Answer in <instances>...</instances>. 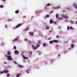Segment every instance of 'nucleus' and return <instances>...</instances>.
I'll list each match as a JSON object with an SVG mask.
<instances>
[{"instance_id": "obj_44", "label": "nucleus", "mask_w": 77, "mask_h": 77, "mask_svg": "<svg viewBox=\"0 0 77 77\" xmlns=\"http://www.w3.org/2000/svg\"><path fill=\"white\" fill-rule=\"evenodd\" d=\"M32 54V52H30V55H31V54Z\"/></svg>"}, {"instance_id": "obj_46", "label": "nucleus", "mask_w": 77, "mask_h": 77, "mask_svg": "<svg viewBox=\"0 0 77 77\" xmlns=\"http://www.w3.org/2000/svg\"><path fill=\"white\" fill-rule=\"evenodd\" d=\"M2 1H3V2H5L6 1V0H1Z\"/></svg>"}, {"instance_id": "obj_43", "label": "nucleus", "mask_w": 77, "mask_h": 77, "mask_svg": "<svg viewBox=\"0 0 77 77\" xmlns=\"http://www.w3.org/2000/svg\"><path fill=\"white\" fill-rule=\"evenodd\" d=\"M62 18H59V20H62Z\"/></svg>"}, {"instance_id": "obj_16", "label": "nucleus", "mask_w": 77, "mask_h": 77, "mask_svg": "<svg viewBox=\"0 0 77 77\" xmlns=\"http://www.w3.org/2000/svg\"><path fill=\"white\" fill-rule=\"evenodd\" d=\"M50 5H51V4H50V3H48L47 5V6H50Z\"/></svg>"}, {"instance_id": "obj_14", "label": "nucleus", "mask_w": 77, "mask_h": 77, "mask_svg": "<svg viewBox=\"0 0 77 77\" xmlns=\"http://www.w3.org/2000/svg\"><path fill=\"white\" fill-rule=\"evenodd\" d=\"M30 69H28L26 70V72L28 73V74L29 73V71H30Z\"/></svg>"}, {"instance_id": "obj_10", "label": "nucleus", "mask_w": 77, "mask_h": 77, "mask_svg": "<svg viewBox=\"0 0 77 77\" xmlns=\"http://www.w3.org/2000/svg\"><path fill=\"white\" fill-rule=\"evenodd\" d=\"M56 19H57V18H58V17H59V15H58V14H56Z\"/></svg>"}, {"instance_id": "obj_21", "label": "nucleus", "mask_w": 77, "mask_h": 77, "mask_svg": "<svg viewBox=\"0 0 77 77\" xmlns=\"http://www.w3.org/2000/svg\"><path fill=\"white\" fill-rule=\"evenodd\" d=\"M71 47L72 48H74V45L73 44H72L71 45Z\"/></svg>"}, {"instance_id": "obj_34", "label": "nucleus", "mask_w": 77, "mask_h": 77, "mask_svg": "<svg viewBox=\"0 0 77 77\" xmlns=\"http://www.w3.org/2000/svg\"><path fill=\"white\" fill-rule=\"evenodd\" d=\"M16 46H14V49H16Z\"/></svg>"}, {"instance_id": "obj_52", "label": "nucleus", "mask_w": 77, "mask_h": 77, "mask_svg": "<svg viewBox=\"0 0 77 77\" xmlns=\"http://www.w3.org/2000/svg\"><path fill=\"white\" fill-rule=\"evenodd\" d=\"M66 9H68L69 10V8H66Z\"/></svg>"}, {"instance_id": "obj_7", "label": "nucleus", "mask_w": 77, "mask_h": 77, "mask_svg": "<svg viewBox=\"0 0 77 77\" xmlns=\"http://www.w3.org/2000/svg\"><path fill=\"white\" fill-rule=\"evenodd\" d=\"M23 57L24 59H27V60H28V58H27V57H26L25 56H24L23 55Z\"/></svg>"}, {"instance_id": "obj_1", "label": "nucleus", "mask_w": 77, "mask_h": 77, "mask_svg": "<svg viewBox=\"0 0 77 77\" xmlns=\"http://www.w3.org/2000/svg\"><path fill=\"white\" fill-rule=\"evenodd\" d=\"M8 72H9V71H8V70H7L6 71V70L5 69V70H4V71L3 72H2V71L0 72V74H3V73H8Z\"/></svg>"}, {"instance_id": "obj_60", "label": "nucleus", "mask_w": 77, "mask_h": 77, "mask_svg": "<svg viewBox=\"0 0 77 77\" xmlns=\"http://www.w3.org/2000/svg\"><path fill=\"white\" fill-rule=\"evenodd\" d=\"M68 42V41H67V42H66V43H67V42Z\"/></svg>"}, {"instance_id": "obj_54", "label": "nucleus", "mask_w": 77, "mask_h": 77, "mask_svg": "<svg viewBox=\"0 0 77 77\" xmlns=\"http://www.w3.org/2000/svg\"><path fill=\"white\" fill-rule=\"evenodd\" d=\"M5 64H7V63H6V62H5Z\"/></svg>"}, {"instance_id": "obj_2", "label": "nucleus", "mask_w": 77, "mask_h": 77, "mask_svg": "<svg viewBox=\"0 0 77 77\" xmlns=\"http://www.w3.org/2000/svg\"><path fill=\"white\" fill-rule=\"evenodd\" d=\"M8 60H13V59L12 58L11 55H9L8 57Z\"/></svg>"}, {"instance_id": "obj_9", "label": "nucleus", "mask_w": 77, "mask_h": 77, "mask_svg": "<svg viewBox=\"0 0 77 77\" xmlns=\"http://www.w3.org/2000/svg\"><path fill=\"white\" fill-rule=\"evenodd\" d=\"M18 41V38H16L13 40V42H15Z\"/></svg>"}, {"instance_id": "obj_19", "label": "nucleus", "mask_w": 77, "mask_h": 77, "mask_svg": "<svg viewBox=\"0 0 77 77\" xmlns=\"http://www.w3.org/2000/svg\"><path fill=\"white\" fill-rule=\"evenodd\" d=\"M70 23H71L72 24H74V22L72 21V20H70Z\"/></svg>"}, {"instance_id": "obj_11", "label": "nucleus", "mask_w": 77, "mask_h": 77, "mask_svg": "<svg viewBox=\"0 0 77 77\" xmlns=\"http://www.w3.org/2000/svg\"><path fill=\"white\" fill-rule=\"evenodd\" d=\"M29 34L30 35H32V36H33V33L32 32H30Z\"/></svg>"}, {"instance_id": "obj_53", "label": "nucleus", "mask_w": 77, "mask_h": 77, "mask_svg": "<svg viewBox=\"0 0 77 77\" xmlns=\"http://www.w3.org/2000/svg\"><path fill=\"white\" fill-rule=\"evenodd\" d=\"M49 33H51V31H49Z\"/></svg>"}, {"instance_id": "obj_58", "label": "nucleus", "mask_w": 77, "mask_h": 77, "mask_svg": "<svg viewBox=\"0 0 77 77\" xmlns=\"http://www.w3.org/2000/svg\"><path fill=\"white\" fill-rule=\"evenodd\" d=\"M33 17H32V18H33Z\"/></svg>"}, {"instance_id": "obj_49", "label": "nucleus", "mask_w": 77, "mask_h": 77, "mask_svg": "<svg viewBox=\"0 0 77 77\" xmlns=\"http://www.w3.org/2000/svg\"><path fill=\"white\" fill-rule=\"evenodd\" d=\"M54 24H56V22H54Z\"/></svg>"}, {"instance_id": "obj_17", "label": "nucleus", "mask_w": 77, "mask_h": 77, "mask_svg": "<svg viewBox=\"0 0 77 77\" xmlns=\"http://www.w3.org/2000/svg\"><path fill=\"white\" fill-rule=\"evenodd\" d=\"M11 54V52L9 51H8L7 54L8 55H10V54Z\"/></svg>"}, {"instance_id": "obj_64", "label": "nucleus", "mask_w": 77, "mask_h": 77, "mask_svg": "<svg viewBox=\"0 0 77 77\" xmlns=\"http://www.w3.org/2000/svg\"><path fill=\"white\" fill-rule=\"evenodd\" d=\"M69 49H70V48H69Z\"/></svg>"}, {"instance_id": "obj_47", "label": "nucleus", "mask_w": 77, "mask_h": 77, "mask_svg": "<svg viewBox=\"0 0 77 77\" xmlns=\"http://www.w3.org/2000/svg\"><path fill=\"white\" fill-rule=\"evenodd\" d=\"M62 12H65V11H62Z\"/></svg>"}, {"instance_id": "obj_30", "label": "nucleus", "mask_w": 77, "mask_h": 77, "mask_svg": "<svg viewBox=\"0 0 77 77\" xmlns=\"http://www.w3.org/2000/svg\"><path fill=\"white\" fill-rule=\"evenodd\" d=\"M46 17H50V16L48 15H46Z\"/></svg>"}, {"instance_id": "obj_48", "label": "nucleus", "mask_w": 77, "mask_h": 77, "mask_svg": "<svg viewBox=\"0 0 77 77\" xmlns=\"http://www.w3.org/2000/svg\"><path fill=\"white\" fill-rule=\"evenodd\" d=\"M53 11H52L51 12V14H52V13H53Z\"/></svg>"}, {"instance_id": "obj_61", "label": "nucleus", "mask_w": 77, "mask_h": 77, "mask_svg": "<svg viewBox=\"0 0 77 77\" xmlns=\"http://www.w3.org/2000/svg\"><path fill=\"white\" fill-rule=\"evenodd\" d=\"M41 36H42V34L41 35Z\"/></svg>"}, {"instance_id": "obj_4", "label": "nucleus", "mask_w": 77, "mask_h": 77, "mask_svg": "<svg viewBox=\"0 0 77 77\" xmlns=\"http://www.w3.org/2000/svg\"><path fill=\"white\" fill-rule=\"evenodd\" d=\"M32 48H33V50H36V49L37 48V47H35V46H34V45H32Z\"/></svg>"}, {"instance_id": "obj_12", "label": "nucleus", "mask_w": 77, "mask_h": 77, "mask_svg": "<svg viewBox=\"0 0 77 77\" xmlns=\"http://www.w3.org/2000/svg\"><path fill=\"white\" fill-rule=\"evenodd\" d=\"M53 41L54 42H56V43H57L59 42V41L57 40H53Z\"/></svg>"}, {"instance_id": "obj_13", "label": "nucleus", "mask_w": 77, "mask_h": 77, "mask_svg": "<svg viewBox=\"0 0 77 77\" xmlns=\"http://www.w3.org/2000/svg\"><path fill=\"white\" fill-rule=\"evenodd\" d=\"M18 66L20 68H23V67H24V66L20 65H18Z\"/></svg>"}, {"instance_id": "obj_51", "label": "nucleus", "mask_w": 77, "mask_h": 77, "mask_svg": "<svg viewBox=\"0 0 77 77\" xmlns=\"http://www.w3.org/2000/svg\"><path fill=\"white\" fill-rule=\"evenodd\" d=\"M60 6L58 7V9H59V8H60Z\"/></svg>"}, {"instance_id": "obj_29", "label": "nucleus", "mask_w": 77, "mask_h": 77, "mask_svg": "<svg viewBox=\"0 0 77 77\" xmlns=\"http://www.w3.org/2000/svg\"><path fill=\"white\" fill-rule=\"evenodd\" d=\"M39 46H40V45H37L36 47H37V48H38V47H39Z\"/></svg>"}, {"instance_id": "obj_59", "label": "nucleus", "mask_w": 77, "mask_h": 77, "mask_svg": "<svg viewBox=\"0 0 77 77\" xmlns=\"http://www.w3.org/2000/svg\"><path fill=\"white\" fill-rule=\"evenodd\" d=\"M25 59H24V60H23V61H24V62H25Z\"/></svg>"}, {"instance_id": "obj_37", "label": "nucleus", "mask_w": 77, "mask_h": 77, "mask_svg": "<svg viewBox=\"0 0 77 77\" xmlns=\"http://www.w3.org/2000/svg\"><path fill=\"white\" fill-rule=\"evenodd\" d=\"M29 29V28H27L26 29H25V30L26 31V30H27Z\"/></svg>"}, {"instance_id": "obj_15", "label": "nucleus", "mask_w": 77, "mask_h": 77, "mask_svg": "<svg viewBox=\"0 0 77 77\" xmlns=\"http://www.w3.org/2000/svg\"><path fill=\"white\" fill-rule=\"evenodd\" d=\"M15 13L16 14H18L19 13V10H17L15 11Z\"/></svg>"}, {"instance_id": "obj_27", "label": "nucleus", "mask_w": 77, "mask_h": 77, "mask_svg": "<svg viewBox=\"0 0 77 77\" xmlns=\"http://www.w3.org/2000/svg\"><path fill=\"white\" fill-rule=\"evenodd\" d=\"M7 76L8 77V76H10V75L9 74H7Z\"/></svg>"}, {"instance_id": "obj_33", "label": "nucleus", "mask_w": 77, "mask_h": 77, "mask_svg": "<svg viewBox=\"0 0 77 77\" xmlns=\"http://www.w3.org/2000/svg\"><path fill=\"white\" fill-rule=\"evenodd\" d=\"M14 63H15V64H17V62H16L14 61Z\"/></svg>"}, {"instance_id": "obj_39", "label": "nucleus", "mask_w": 77, "mask_h": 77, "mask_svg": "<svg viewBox=\"0 0 77 77\" xmlns=\"http://www.w3.org/2000/svg\"><path fill=\"white\" fill-rule=\"evenodd\" d=\"M0 8H3V5H1L0 6Z\"/></svg>"}, {"instance_id": "obj_41", "label": "nucleus", "mask_w": 77, "mask_h": 77, "mask_svg": "<svg viewBox=\"0 0 77 77\" xmlns=\"http://www.w3.org/2000/svg\"><path fill=\"white\" fill-rule=\"evenodd\" d=\"M8 21H11V19H9L8 20Z\"/></svg>"}, {"instance_id": "obj_28", "label": "nucleus", "mask_w": 77, "mask_h": 77, "mask_svg": "<svg viewBox=\"0 0 77 77\" xmlns=\"http://www.w3.org/2000/svg\"><path fill=\"white\" fill-rule=\"evenodd\" d=\"M5 27L6 29H7L8 28V26H7V25H5Z\"/></svg>"}, {"instance_id": "obj_57", "label": "nucleus", "mask_w": 77, "mask_h": 77, "mask_svg": "<svg viewBox=\"0 0 77 77\" xmlns=\"http://www.w3.org/2000/svg\"><path fill=\"white\" fill-rule=\"evenodd\" d=\"M39 55H41V53H39Z\"/></svg>"}, {"instance_id": "obj_20", "label": "nucleus", "mask_w": 77, "mask_h": 77, "mask_svg": "<svg viewBox=\"0 0 77 77\" xmlns=\"http://www.w3.org/2000/svg\"><path fill=\"white\" fill-rule=\"evenodd\" d=\"M38 44H41V40H38Z\"/></svg>"}, {"instance_id": "obj_36", "label": "nucleus", "mask_w": 77, "mask_h": 77, "mask_svg": "<svg viewBox=\"0 0 77 77\" xmlns=\"http://www.w3.org/2000/svg\"><path fill=\"white\" fill-rule=\"evenodd\" d=\"M43 46H44V47H45V46L46 45H45V44H43Z\"/></svg>"}, {"instance_id": "obj_22", "label": "nucleus", "mask_w": 77, "mask_h": 77, "mask_svg": "<svg viewBox=\"0 0 77 77\" xmlns=\"http://www.w3.org/2000/svg\"><path fill=\"white\" fill-rule=\"evenodd\" d=\"M20 74H17V75H16V77H19V76H20Z\"/></svg>"}, {"instance_id": "obj_38", "label": "nucleus", "mask_w": 77, "mask_h": 77, "mask_svg": "<svg viewBox=\"0 0 77 77\" xmlns=\"http://www.w3.org/2000/svg\"><path fill=\"white\" fill-rule=\"evenodd\" d=\"M73 5L74 6H76V5H77V4H74Z\"/></svg>"}, {"instance_id": "obj_50", "label": "nucleus", "mask_w": 77, "mask_h": 77, "mask_svg": "<svg viewBox=\"0 0 77 77\" xmlns=\"http://www.w3.org/2000/svg\"><path fill=\"white\" fill-rule=\"evenodd\" d=\"M58 57H60V54H58Z\"/></svg>"}, {"instance_id": "obj_32", "label": "nucleus", "mask_w": 77, "mask_h": 77, "mask_svg": "<svg viewBox=\"0 0 77 77\" xmlns=\"http://www.w3.org/2000/svg\"><path fill=\"white\" fill-rule=\"evenodd\" d=\"M56 47H59V45H56Z\"/></svg>"}, {"instance_id": "obj_3", "label": "nucleus", "mask_w": 77, "mask_h": 77, "mask_svg": "<svg viewBox=\"0 0 77 77\" xmlns=\"http://www.w3.org/2000/svg\"><path fill=\"white\" fill-rule=\"evenodd\" d=\"M62 17L65 18H68V16H67L66 15H64L63 14L62 15Z\"/></svg>"}, {"instance_id": "obj_62", "label": "nucleus", "mask_w": 77, "mask_h": 77, "mask_svg": "<svg viewBox=\"0 0 77 77\" xmlns=\"http://www.w3.org/2000/svg\"><path fill=\"white\" fill-rule=\"evenodd\" d=\"M39 52V51H38V53Z\"/></svg>"}, {"instance_id": "obj_45", "label": "nucleus", "mask_w": 77, "mask_h": 77, "mask_svg": "<svg viewBox=\"0 0 77 77\" xmlns=\"http://www.w3.org/2000/svg\"><path fill=\"white\" fill-rule=\"evenodd\" d=\"M75 9H77V6L75 7Z\"/></svg>"}, {"instance_id": "obj_40", "label": "nucleus", "mask_w": 77, "mask_h": 77, "mask_svg": "<svg viewBox=\"0 0 77 77\" xmlns=\"http://www.w3.org/2000/svg\"><path fill=\"white\" fill-rule=\"evenodd\" d=\"M5 57H8H8H9V56L7 55H5Z\"/></svg>"}, {"instance_id": "obj_35", "label": "nucleus", "mask_w": 77, "mask_h": 77, "mask_svg": "<svg viewBox=\"0 0 77 77\" xmlns=\"http://www.w3.org/2000/svg\"><path fill=\"white\" fill-rule=\"evenodd\" d=\"M56 38H59V36L57 35V36H56Z\"/></svg>"}, {"instance_id": "obj_31", "label": "nucleus", "mask_w": 77, "mask_h": 77, "mask_svg": "<svg viewBox=\"0 0 77 77\" xmlns=\"http://www.w3.org/2000/svg\"><path fill=\"white\" fill-rule=\"evenodd\" d=\"M46 29H48V30L49 29V27H47L46 28Z\"/></svg>"}, {"instance_id": "obj_23", "label": "nucleus", "mask_w": 77, "mask_h": 77, "mask_svg": "<svg viewBox=\"0 0 77 77\" xmlns=\"http://www.w3.org/2000/svg\"><path fill=\"white\" fill-rule=\"evenodd\" d=\"M25 41L26 42H28V40L26 38H25Z\"/></svg>"}, {"instance_id": "obj_63", "label": "nucleus", "mask_w": 77, "mask_h": 77, "mask_svg": "<svg viewBox=\"0 0 77 77\" xmlns=\"http://www.w3.org/2000/svg\"><path fill=\"white\" fill-rule=\"evenodd\" d=\"M29 42H30V41H29Z\"/></svg>"}, {"instance_id": "obj_42", "label": "nucleus", "mask_w": 77, "mask_h": 77, "mask_svg": "<svg viewBox=\"0 0 77 77\" xmlns=\"http://www.w3.org/2000/svg\"><path fill=\"white\" fill-rule=\"evenodd\" d=\"M51 38H49L48 39V40H50V39H51Z\"/></svg>"}, {"instance_id": "obj_55", "label": "nucleus", "mask_w": 77, "mask_h": 77, "mask_svg": "<svg viewBox=\"0 0 77 77\" xmlns=\"http://www.w3.org/2000/svg\"><path fill=\"white\" fill-rule=\"evenodd\" d=\"M1 44H2V45L3 44V42H2V43Z\"/></svg>"}, {"instance_id": "obj_18", "label": "nucleus", "mask_w": 77, "mask_h": 77, "mask_svg": "<svg viewBox=\"0 0 77 77\" xmlns=\"http://www.w3.org/2000/svg\"><path fill=\"white\" fill-rule=\"evenodd\" d=\"M54 41L53 40L52 41H50L49 42V43L50 44H51L53 43V42Z\"/></svg>"}, {"instance_id": "obj_26", "label": "nucleus", "mask_w": 77, "mask_h": 77, "mask_svg": "<svg viewBox=\"0 0 77 77\" xmlns=\"http://www.w3.org/2000/svg\"><path fill=\"white\" fill-rule=\"evenodd\" d=\"M65 22H68V20L66 19L65 20Z\"/></svg>"}, {"instance_id": "obj_5", "label": "nucleus", "mask_w": 77, "mask_h": 77, "mask_svg": "<svg viewBox=\"0 0 77 77\" xmlns=\"http://www.w3.org/2000/svg\"><path fill=\"white\" fill-rule=\"evenodd\" d=\"M14 53L15 54H19V52L17 51V50H15Z\"/></svg>"}, {"instance_id": "obj_8", "label": "nucleus", "mask_w": 77, "mask_h": 77, "mask_svg": "<svg viewBox=\"0 0 77 77\" xmlns=\"http://www.w3.org/2000/svg\"><path fill=\"white\" fill-rule=\"evenodd\" d=\"M53 21L52 20H50V24H53Z\"/></svg>"}, {"instance_id": "obj_56", "label": "nucleus", "mask_w": 77, "mask_h": 77, "mask_svg": "<svg viewBox=\"0 0 77 77\" xmlns=\"http://www.w3.org/2000/svg\"><path fill=\"white\" fill-rule=\"evenodd\" d=\"M58 28H59V29H60V26Z\"/></svg>"}, {"instance_id": "obj_6", "label": "nucleus", "mask_w": 77, "mask_h": 77, "mask_svg": "<svg viewBox=\"0 0 77 77\" xmlns=\"http://www.w3.org/2000/svg\"><path fill=\"white\" fill-rule=\"evenodd\" d=\"M22 25V24H19L15 28H18L19 27H20V26H21Z\"/></svg>"}, {"instance_id": "obj_24", "label": "nucleus", "mask_w": 77, "mask_h": 77, "mask_svg": "<svg viewBox=\"0 0 77 77\" xmlns=\"http://www.w3.org/2000/svg\"><path fill=\"white\" fill-rule=\"evenodd\" d=\"M70 29H74L73 28H72V26H70Z\"/></svg>"}, {"instance_id": "obj_25", "label": "nucleus", "mask_w": 77, "mask_h": 77, "mask_svg": "<svg viewBox=\"0 0 77 77\" xmlns=\"http://www.w3.org/2000/svg\"><path fill=\"white\" fill-rule=\"evenodd\" d=\"M69 26H67V30H69Z\"/></svg>"}]
</instances>
